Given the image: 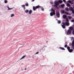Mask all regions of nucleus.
Instances as JSON below:
<instances>
[{"label":"nucleus","instance_id":"f257e3e1","mask_svg":"<svg viewBox=\"0 0 74 74\" xmlns=\"http://www.w3.org/2000/svg\"><path fill=\"white\" fill-rule=\"evenodd\" d=\"M66 21L67 22H66L65 23H63V25H62V27L63 29H64L65 28V25H66V26H68L70 25V23H69V20L67 19V18L66 19Z\"/></svg>","mask_w":74,"mask_h":74},{"label":"nucleus","instance_id":"f03ea898","mask_svg":"<svg viewBox=\"0 0 74 74\" xmlns=\"http://www.w3.org/2000/svg\"><path fill=\"white\" fill-rule=\"evenodd\" d=\"M63 3V1L60 0H59L58 1H55V4L54 5L55 7L56 8L58 7V4H59V3Z\"/></svg>","mask_w":74,"mask_h":74},{"label":"nucleus","instance_id":"7ed1b4c3","mask_svg":"<svg viewBox=\"0 0 74 74\" xmlns=\"http://www.w3.org/2000/svg\"><path fill=\"white\" fill-rule=\"evenodd\" d=\"M51 11L52 12H51L50 14V16H53V15H54L55 14V10L53 9L52 8L51 9Z\"/></svg>","mask_w":74,"mask_h":74},{"label":"nucleus","instance_id":"20e7f679","mask_svg":"<svg viewBox=\"0 0 74 74\" xmlns=\"http://www.w3.org/2000/svg\"><path fill=\"white\" fill-rule=\"evenodd\" d=\"M69 30H68L67 32H66L67 34H70L71 33V31L72 30V29L73 28H72V27H69Z\"/></svg>","mask_w":74,"mask_h":74},{"label":"nucleus","instance_id":"39448f33","mask_svg":"<svg viewBox=\"0 0 74 74\" xmlns=\"http://www.w3.org/2000/svg\"><path fill=\"white\" fill-rule=\"evenodd\" d=\"M61 13H62V14H65L66 15H71V14H69V13L67 12H64V10H62L61 11Z\"/></svg>","mask_w":74,"mask_h":74},{"label":"nucleus","instance_id":"423d86ee","mask_svg":"<svg viewBox=\"0 0 74 74\" xmlns=\"http://www.w3.org/2000/svg\"><path fill=\"white\" fill-rule=\"evenodd\" d=\"M40 7H40L39 5L36 6V7H34V6L33 7V10H34V11H35V10H36L37 9V8H40Z\"/></svg>","mask_w":74,"mask_h":74},{"label":"nucleus","instance_id":"0eeeda50","mask_svg":"<svg viewBox=\"0 0 74 74\" xmlns=\"http://www.w3.org/2000/svg\"><path fill=\"white\" fill-rule=\"evenodd\" d=\"M67 49L69 52H72L73 51L72 49H70V48L69 47H67Z\"/></svg>","mask_w":74,"mask_h":74},{"label":"nucleus","instance_id":"6e6552de","mask_svg":"<svg viewBox=\"0 0 74 74\" xmlns=\"http://www.w3.org/2000/svg\"><path fill=\"white\" fill-rule=\"evenodd\" d=\"M69 10H71V11L72 13L73 14H74V10H73V8L71 7H70L69 8Z\"/></svg>","mask_w":74,"mask_h":74},{"label":"nucleus","instance_id":"1a4fd4ad","mask_svg":"<svg viewBox=\"0 0 74 74\" xmlns=\"http://www.w3.org/2000/svg\"><path fill=\"white\" fill-rule=\"evenodd\" d=\"M56 15H57V17L58 18H59V12H57L56 13Z\"/></svg>","mask_w":74,"mask_h":74},{"label":"nucleus","instance_id":"9d476101","mask_svg":"<svg viewBox=\"0 0 74 74\" xmlns=\"http://www.w3.org/2000/svg\"><path fill=\"white\" fill-rule=\"evenodd\" d=\"M7 8H8V9H7L8 10H12V9H13V8H10L8 6H7Z\"/></svg>","mask_w":74,"mask_h":74},{"label":"nucleus","instance_id":"9b49d317","mask_svg":"<svg viewBox=\"0 0 74 74\" xmlns=\"http://www.w3.org/2000/svg\"><path fill=\"white\" fill-rule=\"evenodd\" d=\"M29 14H32V10H29Z\"/></svg>","mask_w":74,"mask_h":74},{"label":"nucleus","instance_id":"f8f14e48","mask_svg":"<svg viewBox=\"0 0 74 74\" xmlns=\"http://www.w3.org/2000/svg\"><path fill=\"white\" fill-rule=\"evenodd\" d=\"M67 18V16L65 15H64L62 16V18H64V19H65V18Z\"/></svg>","mask_w":74,"mask_h":74},{"label":"nucleus","instance_id":"ddd939ff","mask_svg":"<svg viewBox=\"0 0 74 74\" xmlns=\"http://www.w3.org/2000/svg\"><path fill=\"white\" fill-rule=\"evenodd\" d=\"M72 47H74V40L72 41Z\"/></svg>","mask_w":74,"mask_h":74},{"label":"nucleus","instance_id":"4468645a","mask_svg":"<svg viewBox=\"0 0 74 74\" xmlns=\"http://www.w3.org/2000/svg\"><path fill=\"white\" fill-rule=\"evenodd\" d=\"M26 56H23V57H22L20 59V60H22V59H23L24 58H25V57Z\"/></svg>","mask_w":74,"mask_h":74},{"label":"nucleus","instance_id":"2eb2a0df","mask_svg":"<svg viewBox=\"0 0 74 74\" xmlns=\"http://www.w3.org/2000/svg\"><path fill=\"white\" fill-rule=\"evenodd\" d=\"M66 5L67 6V7H70L71 6L70 5V4L69 3H67L66 4Z\"/></svg>","mask_w":74,"mask_h":74},{"label":"nucleus","instance_id":"dca6fc26","mask_svg":"<svg viewBox=\"0 0 74 74\" xmlns=\"http://www.w3.org/2000/svg\"><path fill=\"white\" fill-rule=\"evenodd\" d=\"M22 7L23 8L24 10H25V5H22Z\"/></svg>","mask_w":74,"mask_h":74},{"label":"nucleus","instance_id":"f3484780","mask_svg":"<svg viewBox=\"0 0 74 74\" xmlns=\"http://www.w3.org/2000/svg\"><path fill=\"white\" fill-rule=\"evenodd\" d=\"M29 10H27L25 11V13H28V12H29Z\"/></svg>","mask_w":74,"mask_h":74},{"label":"nucleus","instance_id":"a211bd4d","mask_svg":"<svg viewBox=\"0 0 74 74\" xmlns=\"http://www.w3.org/2000/svg\"><path fill=\"white\" fill-rule=\"evenodd\" d=\"M15 15H14V14H11V16L10 17L11 18H12V17H13V16H14Z\"/></svg>","mask_w":74,"mask_h":74},{"label":"nucleus","instance_id":"6ab92c4d","mask_svg":"<svg viewBox=\"0 0 74 74\" xmlns=\"http://www.w3.org/2000/svg\"><path fill=\"white\" fill-rule=\"evenodd\" d=\"M60 49H62V50H65V49L64 48L61 47H60Z\"/></svg>","mask_w":74,"mask_h":74},{"label":"nucleus","instance_id":"aec40b11","mask_svg":"<svg viewBox=\"0 0 74 74\" xmlns=\"http://www.w3.org/2000/svg\"><path fill=\"white\" fill-rule=\"evenodd\" d=\"M69 8H65V10H66V11H69Z\"/></svg>","mask_w":74,"mask_h":74},{"label":"nucleus","instance_id":"412c9836","mask_svg":"<svg viewBox=\"0 0 74 74\" xmlns=\"http://www.w3.org/2000/svg\"><path fill=\"white\" fill-rule=\"evenodd\" d=\"M68 3H70L71 4H73V3H72V2L71 1L69 0L68 1Z\"/></svg>","mask_w":74,"mask_h":74},{"label":"nucleus","instance_id":"4be33fe9","mask_svg":"<svg viewBox=\"0 0 74 74\" xmlns=\"http://www.w3.org/2000/svg\"><path fill=\"white\" fill-rule=\"evenodd\" d=\"M68 18L69 19H71V18H72V17L70 16H68Z\"/></svg>","mask_w":74,"mask_h":74},{"label":"nucleus","instance_id":"5701e85b","mask_svg":"<svg viewBox=\"0 0 74 74\" xmlns=\"http://www.w3.org/2000/svg\"><path fill=\"white\" fill-rule=\"evenodd\" d=\"M64 6V4H63L62 5H61V6L62 7H63Z\"/></svg>","mask_w":74,"mask_h":74},{"label":"nucleus","instance_id":"b1692460","mask_svg":"<svg viewBox=\"0 0 74 74\" xmlns=\"http://www.w3.org/2000/svg\"><path fill=\"white\" fill-rule=\"evenodd\" d=\"M4 3H7V1L6 0H5L4 1Z\"/></svg>","mask_w":74,"mask_h":74},{"label":"nucleus","instance_id":"393cba45","mask_svg":"<svg viewBox=\"0 0 74 74\" xmlns=\"http://www.w3.org/2000/svg\"><path fill=\"white\" fill-rule=\"evenodd\" d=\"M60 21H58V23H60Z\"/></svg>","mask_w":74,"mask_h":74},{"label":"nucleus","instance_id":"a878e982","mask_svg":"<svg viewBox=\"0 0 74 74\" xmlns=\"http://www.w3.org/2000/svg\"><path fill=\"white\" fill-rule=\"evenodd\" d=\"M25 5L26 6H28V3H26L25 4Z\"/></svg>","mask_w":74,"mask_h":74},{"label":"nucleus","instance_id":"bb28decb","mask_svg":"<svg viewBox=\"0 0 74 74\" xmlns=\"http://www.w3.org/2000/svg\"><path fill=\"white\" fill-rule=\"evenodd\" d=\"M71 22H74V20H71Z\"/></svg>","mask_w":74,"mask_h":74},{"label":"nucleus","instance_id":"cd10ccee","mask_svg":"<svg viewBox=\"0 0 74 74\" xmlns=\"http://www.w3.org/2000/svg\"><path fill=\"white\" fill-rule=\"evenodd\" d=\"M73 39H74V38H73V37H71V40H73Z\"/></svg>","mask_w":74,"mask_h":74},{"label":"nucleus","instance_id":"c85d7f7f","mask_svg":"<svg viewBox=\"0 0 74 74\" xmlns=\"http://www.w3.org/2000/svg\"><path fill=\"white\" fill-rule=\"evenodd\" d=\"M41 10L42 11H44V8H42L41 9Z\"/></svg>","mask_w":74,"mask_h":74},{"label":"nucleus","instance_id":"c756f323","mask_svg":"<svg viewBox=\"0 0 74 74\" xmlns=\"http://www.w3.org/2000/svg\"><path fill=\"white\" fill-rule=\"evenodd\" d=\"M72 34H73L74 35V30L73 31V32H72Z\"/></svg>","mask_w":74,"mask_h":74},{"label":"nucleus","instance_id":"7c9ffc66","mask_svg":"<svg viewBox=\"0 0 74 74\" xmlns=\"http://www.w3.org/2000/svg\"><path fill=\"white\" fill-rule=\"evenodd\" d=\"M64 47H65V48H66V47H67V45H66L65 46H64Z\"/></svg>","mask_w":74,"mask_h":74},{"label":"nucleus","instance_id":"2f4dec72","mask_svg":"<svg viewBox=\"0 0 74 74\" xmlns=\"http://www.w3.org/2000/svg\"><path fill=\"white\" fill-rule=\"evenodd\" d=\"M38 52H36L35 53V54H38Z\"/></svg>","mask_w":74,"mask_h":74},{"label":"nucleus","instance_id":"473e14b6","mask_svg":"<svg viewBox=\"0 0 74 74\" xmlns=\"http://www.w3.org/2000/svg\"><path fill=\"white\" fill-rule=\"evenodd\" d=\"M63 0V1L64 2H66V0Z\"/></svg>","mask_w":74,"mask_h":74},{"label":"nucleus","instance_id":"72a5a7b5","mask_svg":"<svg viewBox=\"0 0 74 74\" xmlns=\"http://www.w3.org/2000/svg\"><path fill=\"white\" fill-rule=\"evenodd\" d=\"M50 3L51 4H53V3H52V2H51Z\"/></svg>","mask_w":74,"mask_h":74},{"label":"nucleus","instance_id":"f704fd0d","mask_svg":"<svg viewBox=\"0 0 74 74\" xmlns=\"http://www.w3.org/2000/svg\"><path fill=\"white\" fill-rule=\"evenodd\" d=\"M34 1V0H32V1Z\"/></svg>","mask_w":74,"mask_h":74},{"label":"nucleus","instance_id":"c9c22d12","mask_svg":"<svg viewBox=\"0 0 74 74\" xmlns=\"http://www.w3.org/2000/svg\"><path fill=\"white\" fill-rule=\"evenodd\" d=\"M72 1H74V0H72Z\"/></svg>","mask_w":74,"mask_h":74},{"label":"nucleus","instance_id":"e433bc0d","mask_svg":"<svg viewBox=\"0 0 74 74\" xmlns=\"http://www.w3.org/2000/svg\"><path fill=\"white\" fill-rule=\"evenodd\" d=\"M73 49L74 50V48H73Z\"/></svg>","mask_w":74,"mask_h":74},{"label":"nucleus","instance_id":"4c0bfd02","mask_svg":"<svg viewBox=\"0 0 74 74\" xmlns=\"http://www.w3.org/2000/svg\"><path fill=\"white\" fill-rule=\"evenodd\" d=\"M25 70H26V69H25Z\"/></svg>","mask_w":74,"mask_h":74}]
</instances>
